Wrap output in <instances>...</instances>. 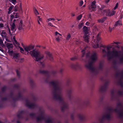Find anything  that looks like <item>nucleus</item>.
I'll use <instances>...</instances> for the list:
<instances>
[{"label":"nucleus","instance_id":"obj_1","mask_svg":"<svg viewBox=\"0 0 123 123\" xmlns=\"http://www.w3.org/2000/svg\"><path fill=\"white\" fill-rule=\"evenodd\" d=\"M61 84L54 80V99L56 100L61 104L62 106L61 110L63 112L65 109L68 108V105L63 98Z\"/></svg>","mask_w":123,"mask_h":123},{"label":"nucleus","instance_id":"obj_2","mask_svg":"<svg viewBox=\"0 0 123 123\" xmlns=\"http://www.w3.org/2000/svg\"><path fill=\"white\" fill-rule=\"evenodd\" d=\"M38 112L39 115L36 117V114L35 113H31L30 114V116L32 118H36V122H41L44 120L45 123H52V118L51 117L47 116L46 115L45 111L42 107H39Z\"/></svg>","mask_w":123,"mask_h":123},{"label":"nucleus","instance_id":"obj_3","mask_svg":"<svg viewBox=\"0 0 123 123\" xmlns=\"http://www.w3.org/2000/svg\"><path fill=\"white\" fill-rule=\"evenodd\" d=\"M20 86L19 85L16 84L13 85L14 88L19 89L17 95L14 94L13 92L10 93L9 95L6 96V97L1 98V100L2 101H6L9 100L11 99L13 101L15 102L19 100H21L23 99L22 95L25 90H21L19 89Z\"/></svg>","mask_w":123,"mask_h":123},{"label":"nucleus","instance_id":"obj_4","mask_svg":"<svg viewBox=\"0 0 123 123\" xmlns=\"http://www.w3.org/2000/svg\"><path fill=\"white\" fill-rule=\"evenodd\" d=\"M39 72L40 73L45 75L46 78L45 82L46 83H49L50 87L53 96L54 95V81H53L50 82V80H51V76L52 75H53V74H51V73L48 71L44 70L42 71L41 70H39Z\"/></svg>","mask_w":123,"mask_h":123},{"label":"nucleus","instance_id":"obj_5","mask_svg":"<svg viewBox=\"0 0 123 123\" xmlns=\"http://www.w3.org/2000/svg\"><path fill=\"white\" fill-rule=\"evenodd\" d=\"M30 54L32 56L34 57L35 59V60L37 61L38 62V64L42 66V67H44V63L40 61V60L43 58V55L41 54L38 51L33 50L31 51Z\"/></svg>","mask_w":123,"mask_h":123},{"label":"nucleus","instance_id":"obj_6","mask_svg":"<svg viewBox=\"0 0 123 123\" xmlns=\"http://www.w3.org/2000/svg\"><path fill=\"white\" fill-rule=\"evenodd\" d=\"M102 53L104 54V56L106 55V53H107V56L109 57V59H111L114 57H117L119 56L118 52L117 50H113L111 51L108 50L107 52L105 49H103Z\"/></svg>","mask_w":123,"mask_h":123},{"label":"nucleus","instance_id":"obj_7","mask_svg":"<svg viewBox=\"0 0 123 123\" xmlns=\"http://www.w3.org/2000/svg\"><path fill=\"white\" fill-rule=\"evenodd\" d=\"M90 58L91 60V61L89 63L86 64L85 66L91 71H93L94 69L92 66V64L97 60V58L96 53H94L91 55Z\"/></svg>","mask_w":123,"mask_h":123},{"label":"nucleus","instance_id":"obj_8","mask_svg":"<svg viewBox=\"0 0 123 123\" xmlns=\"http://www.w3.org/2000/svg\"><path fill=\"white\" fill-rule=\"evenodd\" d=\"M27 113V111L25 110L19 111L17 115V117L19 118H24L27 120L28 119Z\"/></svg>","mask_w":123,"mask_h":123},{"label":"nucleus","instance_id":"obj_9","mask_svg":"<svg viewBox=\"0 0 123 123\" xmlns=\"http://www.w3.org/2000/svg\"><path fill=\"white\" fill-rule=\"evenodd\" d=\"M26 105L29 108L34 109L37 108V105L35 102H31L28 99L25 100Z\"/></svg>","mask_w":123,"mask_h":123},{"label":"nucleus","instance_id":"obj_10","mask_svg":"<svg viewBox=\"0 0 123 123\" xmlns=\"http://www.w3.org/2000/svg\"><path fill=\"white\" fill-rule=\"evenodd\" d=\"M100 33H99L98 34L96 37V40H94V42H95L96 41V44L94 45L93 46V47L94 48H97L98 47L99 45L98 43L101 39V38L100 37Z\"/></svg>","mask_w":123,"mask_h":123},{"label":"nucleus","instance_id":"obj_11","mask_svg":"<svg viewBox=\"0 0 123 123\" xmlns=\"http://www.w3.org/2000/svg\"><path fill=\"white\" fill-rule=\"evenodd\" d=\"M111 118V115L109 113L107 114L106 115H104L102 119L100 120V123H103L104 120L105 119L108 120H110Z\"/></svg>","mask_w":123,"mask_h":123},{"label":"nucleus","instance_id":"obj_12","mask_svg":"<svg viewBox=\"0 0 123 123\" xmlns=\"http://www.w3.org/2000/svg\"><path fill=\"white\" fill-rule=\"evenodd\" d=\"M108 83L106 82L104 85L101 86L99 90L101 92H104L106 91Z\"/></svg>","mask_w":123,"mask_h":123},{"label":"nucleus","instance_id":"obj_13","mask_svg":"<svg viewBox=\"0 0 123 123\" xmlns=\"http://www.w3.org/2000/svg\"><path fill=\"white\" fill-rule=\"evenodd\" d=\"M34 48V45H30L29 46L25 47L24 49L25 51L29 53L28 52V51H29L33 49Z\"/></svg>","mask_w":123,"mask_h":123},{"label":"nucleus","instance_id":"obj_14","mask_svg":"<svg viewBox=\"0 0 123 123\" xmlns=\"http://www.w3.org/2000/svg\"><path fill=\"white\" fill-rule=\"evenodd\" d=\"M7 89V87L5 86L3 87L1 89V91L0 92V97H1L4 96L5 94L4 93L5 91Z\"/></svg>","mask_w":123,"mask_h":123},{"label":"nucleus","instance_id":"obj_15","mask_svg":"<svg viewBox=\"0 0 123 123\" xmlns=\"http://www.w3.org/2000/svg\"><path fill=\"white\" fill-rule=\"evenodd\" d=\"M55 35L56 36V41L58 42L60 40V38L61 37L62 35L57 31L55 32Z\"/></svg>","mask_w":123,"mask_h":123},{"label":"nucleus","instance_id":"obj_16","mask_svg":"<svg viewBox=\"0 0 123 123\" xmlns=\"http://www.w3.org/2000/svg\"><path fill=\"white\" fill-rule=\"evenodd\" d=\"M96 2L94 0L92 2L91 4L90 8L92 9L93 11L95 10L96 8L95 5Z\"/></svg>","mask_w":123,"mask_h":123},{"label":"nucleus","instance_id":"obj_17","mask_svg":"<svg viewBox=\"0 0 123 123\" xmlns=\"http://www.w3.org/2000/svg\"><path fill=\"white\" fill-rule=\"evenodd\" d=\"M13 14L15 15V14H16L15 16V15H12L11 16V20H12V19L15 18H18L19 17V16L18 15V13H15L14 12H13Z\"/></svg>","mask_w":123,"mask_h":123},{"label":"nucleus","instance_id":"obj_18","mask_svg":"<svg viewBox=\"0 0 123 123\" xmlns=\"http://www.w3.org/2000/svg\"><path fill=\"white\" fill-rule=\"evenodd\" d=\"M67 93L68 97L70 99H71L72 95V89H70L67 91Z\"/></svg>","mask_w":123,"mask_h":123},{"label":"nucleus","instance_id":"obj_19","mask_svg":"<svg viewBox=\"0 0 123 123\" xmlns=\"http://www.w3.org/2000/svg\"><path fill=\"white\" fill-rule=\"evenodd\" d=\"M110 10L109 9H106L103 10L104 13H105L107 16H110Z\"/></svg>","mask_w":123,"mask_h":123},{"label":"nucleus","instance_id":"obj_20","mask_svg":"<svg viewBox=\"0 0 123 123\" xmlns=\"http://www.w3.org/2000/svg\"><path fill=\"white\" fill-rule=\"evenodd\" d=\"M16 30L15 23H13L11 25V30L12 31V33H14Z\"/></svg>","mask_w":123,"mask_h":123},{"label":"nucleus","instance_id":"obj_21","mask_svg":"<svg viewBox=\"0 0 123 123\" xmlns=\"http://www.w3.org/2000/svg\"><path fill=\"white\" fill-rule=\"evenodd\" d=\"M83 32L85 33L84 35H87L88 33V30L87 27L86 26H84L83 28Z\"/></svg>","mask_w":123,"mask_h":123},{"label":"nucleus","instance_id":"obj_22","mask_svg":"<svg viewBox=\"0 0 123 123\" xmlns=\"http://www.w3.org/2000/svg\"><path fill=\"white\" fill-rule=\"evenodd\" d=\"M78 117L81 120H85L86 117L85 116L83 115L79 114L78 115Z\"/></svg>","mask_w":123,"mask_h":123},{"label":"nucleus","instance_id":"obj_23","mask_svg":"<svg viewBox=\"0 0 123 123\" xmlns=\"http://www.w3.org/2000/svg\"><path fill=\"white\" fill-rule=\"evenodd\" d=\"M106 18L107 17H104L98 19V21L99 23H102L105 22Z\"/></svg>","mask_w":123,"mask_h":123},{"label":"nucleus","instance_id":"obj_24","mask_svg":"<svg viewBox=\"0 0 123 123\" xmlns=\"http://www.w3.org/2000/svg\"><path fill=\"white\" fill-rule=\"evenodd\" d=\"M45 53L49 56V59L51 61H52L53 59V58L51 56V55L50 53L48 51H46Z\"/></svg>","mask_w":123,"mask_h":123},{"label":"nucleus","instance_id":"obj_25","mask_svg":"<svg viewBox=\"0 0 123 123\" xmlns=\"http://www.w3.org/2000/svg\"><path fill=\"white\" fill-rule=\"evenodd\" d=\"M120 111L119 113V117L123 119V109Z\"/></svg>","mask_w":123,"mask_h":123},{"label":"nucleus","instance_id":"obj_26","mask_svg":"<svg viewBox=\"0 0 123 123\" xmlns=\"http://www.w3.org/2000/svg\"><path fill=\"white\" fill-rule=\"evenodd\" d=\"M89 37V36L87 35H84V37L85 42L87 43L88 42Z\"/></svg>","mask_w":123,"mask_h":123},{"label":"nucleus","instance_id":"obj_27","mask_svg":"<svg viewBox=\"0 0 123 123\" xmlns=\"http://www.w3.org/2000/svg\"><path fill=\"white\" fill-rule=\"evenodd\" d=\"M78 65L77 64H71V67L73 69H76L78 67Z\"/></svg>","mask_w":123,"mask_h":123},{"label":"nucleus","instance_id":"obj_28","mask_svg":"<svg viewBox=\"0 0 123 123\" xmlns=\"http://www.w3.org/2000/svg\"><path fill=\"white\" fill-rule=\"evenodd\" d=\"M103 64L102 62H100L99 64L98 69L99 70H102L103 69Z\"/></svg>","mask_w":123,"mask_h":123},{"label":"nucleus","instance_id":"obj_29","mask_svg":"<svg viewBox=\"0 0 123 123\" xmlns=\"http://www.w3.org/2000/svg\"><path fill=\"white\" fill-rule=\"evenodd\" d=\"M30 84L32 87H33L35 86V84L33 80L31 79H30L29 81Z\"/></svg>","mask_w":123,"mask_h":123},{"label":"nucleus","instance_id":"obj_30","mask_svg":"<svg viewBox=\"0 0 123 123\" xmlns=\"http://www.w3.org/2000/svg\"><path fill=\"white\" fill-rule=\"evenodd\" d=\"M86 47H85L84 48V49L82 50L81 52L82 53V55L81 56V57L83 58L85 55V50L86 49Z\"/></svg>","mask_w":123,"mask_h":123},{"label":"nucleus","instance_id":"obj_31","mask_svg":"<svg viewBox=\"0 0 123 123\" xmlns=\"http://www.w3.org/2000/svg\"><path fill=\"white\" fill-rule=\"evenodd\" d=\"M118 84L122 87H123V82L121 79H120V80L118 82Z\"/></svg>","mask_w":123,"mask_h":123},{"label":"nucleus","instance_id":"obj_32","mask_svg":"<svg viewBox=\"0 0 123 123\" xmlns=\"http://www.w3.org/2000/svg\"><path fill=\"white\" fill-rule=\"evenodd\" d=\"M119 25H122V23L120 21H117L116 22L115 24L114 25V26H116Z\"/></svg>","mask_w":123,"mask_h":123},{"label":"nucleus","instance_id":"obj_33","mask_svg":"<svg viewBox=\"0 0 123 123\" xmlns=\"http://www.w3.org/2000/svg\"><path fill=\"white\" fill-rule=\"evenodd\" d=\"M6 45L8 49L12 48L13 46L12 45V44L9 43H7Z\"/></svg>","mask_w":123,"mask_h":123},{"label":"nucleus","instance_id":"obj_34","mask_svg":"<svg viewBox=\"0 0 123 123\" xmlns=\"http://www.w3.org/2000/svg\"><path fill=\"white\" fill-rule=\"evenodd\" d=\"M107 109L108 111H109V113H108V114L109 113L110 114V113L111 112L113 111V109L110 107H108L107 108Z\"/></svg>","mask_w":123,"mask_h":123},{"label":"nucleus","instance_id":"obj_35","mask_svg":"<svg viewBox=\"0 0 123 123\" xmlns=\"http://www.w3.org/2000/svg\"><path fill=\"white\" fill-rule=\"evenodd\" d=\"M34 12L35 13L36 15H39V13L37 11V10L35 8V7H34V8L33 9Z\"/></svg>","mask_w":123,"mask_h":123},{"label":"nucleus","instance_id":"obj_36","mask_svg":"<svg viewBox=\"0 0 123 123\" xmlns=\"http://www.w3.org/2000/svg\"><path fill=\"white\" fill-rule=\"evenodd\" d=\"M119 63L123 64V57H121L119 59Z\"/></svg>","mask_w":123,"mask_h":123},{"label":"nucleus","instance_id":"obj_37","mask_svg":"<svg viewBox=\"0 0 123 123\" xmlns=\"http://www.w3.org/2000/svg\"><path fill=\"white\" fill-rule=\"evenodd\" d=\"M118 93L120 96L123 95V92L119 91L118 92Z\"/></svg>","mask_w":123,"mask_h":123},{"label":"nucleus","instance_id":"obj_38","mask_svg":"<svg viewBox=\"0 0 123 123\" xmlns=\"http://www.w3.org/2000/svg\"><path fill=\"white\" fill-rule=\"evenodd\" d=\"M113 111H114L117 113H118L119 114V112L120 111V110H118L117 108H116L114 109H113Z\"/></svg>","mask_w":123,"mask_h":123},{"label":"nucleus","instance_id":"obj_39","mask_svg":"<svg viewBox=\"0 0 123 123\" xmlns=\"http://www.w3.org/2000/svg\"><path fill=\"white\" fill-rule=\"evenodd\" d=\"M18 54H14L13 56L15 58V59L18 58Z\"/></svg>","mask_w":123,"mask_h":123},{"label":"nucleus","instance_id":"obj_40","mask_svg":"<svg viewBox=\"0 0 123 123\" xmlns=\"http://www.w3.org/2000/svg\"><path fill=\"white\" fill-rule=\"evenodd\" d=\"M82 17V15H80L78 16L77 18V19L78 20H80Z\"/></svg>","mask_w":123,"mask_h":123},{"label":"nucleus","instance_id":"obj_41","mask_svg":"<svg viewBox=\"0 0 123 123\" xmlns=\"http://www.w3.org/2000/svg\"><path fill=\"white\" fill-rule=\"evenodd\" d=\"M83 23H80L78 25V28L79 29H80L81 28L82 26L83 25Z\"/></svg>","mask_w":123,"mask_h":123},{"label":"nucleus","instance_id":"obj_42","mask_svg":"<svg viewBox=\"0 0 123 123\" xmlns=\"http://www.w3.org/2000/svg\"><path fill=\"white\" fill-rule=\"evenodd\" d=\"M117 106L118 107H122V105L121 103H119L117 104Z\"/></svg>","mask_w":123,"mask_h":123},{"label":"nucleus","instance_id":"obj_43","mask_svg":"<svg viewBox=\"0 0 123 123\" xmlns=\"http://www.w3.org/2000/svg\"><path fill=\"white\" fill-rule=\"evenodd\" d=\"M16 72L17 74V76L18 77V78H20V73L19 71L18 70H16Z\"/></svg>","mask_w":123,"mask_h":123},{"label":"nucleus","instance_id":"obj_44","mask_svg":"<svg viewBox=\"0 0 123 123\" xmlns=\"http://www.w3.org/2000/svg\"><path fill=\"white\" fill-rule=\"evenodd\" d=\"M115 11H112L111 13L110 12V16H113L115 14Z\"/></svg>","mask_w":123,"mask_h":123},{"label":"nucleus","instance_id":"obj_45","mask_svg":"<svg viewBox=\"0 0 123 123\" xmlns=\"http://www.w3.org/2000/svg\"><path fill=\"white\" fill-rule=\"evenodd\" d=\"M8 52L11 55H12L13 53V51L12 50H11L10 49L8 50Z\"/></svg>","mask_w":123,"mask_h":123},{"label":"nucleus","instance_id":"obj_46","mask_svg":"<svg viewBox=\"0 0 123 123\" xmlns=\"http://www.w3.org/2000/svg\"><path fill=\"white\" fill-rule=\"evenodd\" d=\"M22 25L19 24L18 29L19 30H22L23 29L22 27Z\"/></svg>","mask_w":123,"mask_h":123},{"label":"nucleus","instance_id":"obj_47","mask_svg":"<svg viewBox=\"0 0 123 123\" xmlns=\"http://www.w3.org/2000/svg\"><path fill=\"white\" fill-rule=\"evenodd\" d=\"M71 35L70 34H68L67 37L66 39L67 40H69L71 37Z\"/></svg>","mask_w":123,"mask_h":123},{"label":"nucleus","instance_id":"obj_48","mask_svg":"<svg viewBox=\"0 0 123 123\" xmlns=\"http://www.w3.org/2000/svg\"><path fill=\"white\" fill-rule=\"evenodd\" d=\"M114 90H112L111 92V96L112 97H113L114 96Z\"/></svg>","mask_w":123,"mask_h":123},{"label":"nucleus","instance_id":"obj_49","mask_svg":"<svg viewBox=\"0 0 123 123\" xmlns=\"http://www.w3.org/2000/svg\"><path fill=\"white\" fill-rule=\"evenodd\" d=\"M4 27V25L3 24L0 23V29H1L2 28Z\"/></svg>","mask_w":123,"mask_h":123},{"label":"nucleus","instance_id":"obj_50","mask_svg":"<svg viewBox=\"0 0 123 123\" xmlns=\"http://www.w3.org/2000/svg\"><path fill=\"white\" fill-rule=\"evenodd\" d=\"M118 2L117 3L115 6L114 7L113 9L114 10H115L118 7Z\"/></svg>","mask_w":123,"mask_h":123},{"label":"nucleus","instance_id":"obj_51","mask_svg":"<svg viewBox=\"0 0 123 123\" xmlns=\"http://www.w3.org/2000/svg\"><path fill=\"white\" fill-rule=\"evenodd\" d=\"M13 4H15L16 1V0H9Z\"/></svg>","mask_w":123,"mask_h":123},{"label":"nucleus","instance_id":"obj_52","mask_svg":"<svg viewBox=\"0 0 123 123\" xmlns=\"http://www.w3.org/2000/svg\"><path fill=\"white\" fill-rule=\"evenodd\" d=\"M78 59L77 57L76 56H75L74 57L72 58H71V59L72 60L74 61L76 59Z\"/></svg>","mask_w":123,"mask_h":123},{"label":"nucleus","instance_id":"obj_53","mask_svg":"<svg viewBox=\"0 0 123 123\" xmlns=\"http://www.w3.org/2000/svg\"><path fill=\"white\" fill-rule=\"evenodd\" d=\"M83 1L82 0H81L80 2V6H81L83 5Z\"/></svg>","mask_w":123,"mask_h":123},{"label":"nucleus","instance_id":"obj_54","mask_svg":"<svg viewBox=\"0 0 123 123\" xmlns=\"http://www.w3.org/2000/svg\"><path fill=\"white\" fill-rule=\"evenodd\" d=\"M18 8V7L17 6H15L14 7V11L16 12L17 11V9Z\"/></svg>","mask_w":123,"mask_h":123},{"label":"nucleus","instance_id":"obj_55","mask_svg":"<svg viewBox=\"0 0 123 123\" xmlns=\"http://www.w3.org/2000/svg\"><path fill=\"white\" fill-rule=\"evenodd\" d=\"M72 120H73L74 119V116L73 114H72L70 116Z\"/></svg>","mask_w":123,"mask_h":123},{"label":"nucleus","instance_id":"obj_56","mask_svg":"<svg viewBox=\"0 0 123 123\" xmlns=\"http://www.w3.org/2000/svg\"><path fill=\"white\" fill-rule=\"evenodd\" d=\"M14 7V6H12L10 7L8 9V10H9V11H11L12 9V8Z\"/></svg>","mask_w":123,"mask_h":123},{"label":"nucleus","instance_id":"obj_57","mask_svg":"<svg viewBox=\"0 0 123 123\" xmlns=\"http://www.w3.org/2000/svg\"><path fill=\"white\" fill-rule=\"evenodd\" d=\"M120 73L117 72L116 73L115 75L117 77H118L119 75H120Z\"/></svg>","mask_w":123,"mask_h":123},{"label":"nucleus","instance_id":"obj_58","mask_svg":"<svg viewBox=\"0 0 123 123\" xmlns=\"http://www.w3.org/2000/svg\"><path fill=\"white\" fill-rule=\"evenodd\" d=\"M52 20H54V19L53 18H49L47 19V22H49V21H51Z\"/></svg>","mask_w":123,"mask_h":123},{"label":"nucleus","instance_id":"obj_59","mask_svg":"<svg viewBox=\"0 0 123 123\" xmlns=\"http://www.w3.org/2000/svg\"><path fill=\"white\" fill-rule=\"evenodd\" d=\"M112 47V46H108L107 47V50H108V51L110 49V48H111Z\"/></svg>","mask_w":123,"mask_h":123},{"label":"nucleus","instance_id":"obj_60","mask_svg":"<svg viewBox=\"0 0 123 123\" xmlns=\"http://www.w3.org/2000/svg\"><path fill=\"white\" fill-rule=\"evenodd\" d=\"M63 70L62 68H61L59 71V72L60 74H62Z\"/></svg>","mask_w":123,"mask_h":123},{"label":"nucleus","instance_id":"obj_61","mask_svg":"<svg viewBox=\"0 0 123 123\" xmlns=\"http://www.w3.org/2000/svg\"><path fill=\"white\" fill-rule=\"evenodd\" d=\"M8 31L10 35H12V34L11 33V32L10 30L9 29L8 27Z\"/></svg>","mask_w":123,"mask_h":123},{"label":"nucleus","instance_id":"obj_62","mask_svg":"<svg viewBox=\"0 0 123 123\" xmlns=\"http://www.w3.org/2000/svg\"><path fill=\"white\" fill-rule=\"evenodd\" d=\"M120 75H121V77L122 78H123V71L121 73Z\"/></svg>","mask_w":123,"mask_h":123},{"label":"nucleus","instance_id":"obj_63","mask_svg":"<svg viewBox=\"0 0 123 123\" xmlns=\"http://www.w3.org/2000/svg\"><path fill=\"white\" fill-rule=\"evenodd\" d=\"M89 101H87V103H85L84 104L86 106H87L89 104Z\"/></svg>","mask_w":123,"mask_h":123},{"label":"nucleus","instance_id":"obj_64","mask_svg":"<svg viewBox=\"0 0 123 123\" xmlns=\"http://www.w3.org/2000/svg\"><path fill=\"white\" fill-rule=\"evenodd\" d=\"M3 43L2 40L1 38L0 39V44H2Z\"/></svg>","mask_w":123,"mask_h":123}]
</instances>
